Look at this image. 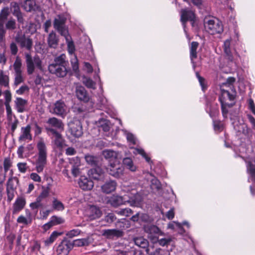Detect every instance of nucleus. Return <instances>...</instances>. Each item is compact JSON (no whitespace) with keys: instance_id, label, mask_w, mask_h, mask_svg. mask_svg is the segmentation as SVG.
I'll use <instances>...</instances> for the list:
<instances>
[{"instance_id":"f257e3e1","label":"nucleus","mask_w":255,"mask_h":255,"mask_svg":"<svg viewBox=\"0 0 255 255\" xmlns=\"http://www.w3.org/2000/svg\"><path fill=\"white\" fill-rule=\"evenodd\" d=\"M141 201V197L136 190H132L131 193L123 197L114 195L107 198L106 202L114 207L128 203L132 206H138Z\"/></svg>"},{"instance_id":"f03ea898","label":"nucleus","mask_w":255,"mask_h":255,"mask_svg":"<svg viewBox=\"0 0 255 255\" xmlns=\"http://www.w3.org/2000/svg\"><path fill=\"white\" fill-rule=\"evenodd\" d=\"M66 19L62 16L58 15L54 21V28L62 35L63 36L67 43L68 51L69 54L74 53L75 48L73 42L71 40V36L69 35L67 28L65 25Z\"/></svg>"},{"instance_id":"7ed1b4c3","label":"nucleus","mask_w":255,"mask_h":255,"mask_svg":"<svg viewBox=\"0 0 255 255\" xmlns=\"http://www.w3.org/2000/svg\"><path fill=\"white\" fill-rule=\"evenodd\" d=\"M36 147L38 150V157L34 164L36 171L41 173L47 162V149L43 138L39 139Z\"/></svg>"},{"instance_id":"20e7f679","label":"nucleus","mask_w":255,"mask_h":255,"mask_svg":"<svg viewBox=\"0 0 255 255\" xmlns=\"http://www.w3.org/2000/svg\"><path fill=\"white\" fill-rule=\"evenodd\" d=\"M204 24L205 30L211 35L220 34L224 30L222 22L214 17L206 18Z\"/></svg>"},{"instance_id":"39448f33","label":"nucleus","mask_w":255,"mask_h":255,"mask_svg":"<svg viewBox=\"0 0 255 255\" xmlns=\"http://www.w3.org/2000/svg\"><path fill=\"white\" fill-rule=\"evenodd\" d=\"M134 244L137 247L145 249V252L148 255H159L160 249L153 250V246H149V242L146 239L142 237H137L133 238Z\"/></svg>"},{"instance_id":"423d86ee","label":"nucleus","mask_w":255,"mask_h":255,"mask_svg":"<svg viewBox=\"0 0 255 255\" xmlns=\"http://www.w3.org/2000/svg\"><path fill=\"white\" fill-rule=\"evenodd\" d=\"M235 96L231 94L228 91L222 89L220 101L222 105L223 114L225 116L228 113L227 108L231 107L234 104Z\"/></svg>"},{"instance_id":"0eeeda50","label":"nucleus","mask_w":255,"mask_h":255,"mask_svg":"<svg viewBox=\"0 0 255 255\" xmlns=\"http://www.w3.org/2000/svg\"><path fill=\"white\" fill-rule=\"evenodd\" d=\"M25 57L27 72L28 75L33 73L35 68L42 69V61L38 56H35L32 58L30 54H27Z\"/></svg>"},{"instance_id":"6e6552de","label":"nucleus","mask_w":255,"mask_h":255,"mask_svg":"<svg viewBox=\"0 0 255 255\" xmlns=\"http://www.w3.org/2000/svg\"><path fill=\"white\" fill-rule=\"evenodd\" d=\"M13 68L14 71V85L17 86L24 82V77L22 71V61L19 57H16L13 64Z\"/></svg>"},{"instance_id":"1a4fd4ad","label":"nucleus","mask_w":255,"mask_h":255,"mask_svg":"<svg viewBox=\"0 0 255 255\" xmlns=\"http://www.w3.org/2000/svg\"><path fill=\"white\" fill-rule=\"evenodd\" d=\"M107 171L115 178H120L124 175V168L121 165L119 160H116L110 163L107 168Z\"/></svg>"},{"instance_id":"9d476101","label":"nucleus","mask_w":255,"mask_h":255,"mask_svg":"<svg viewBox=\"0 0 255 255\" xmlns=\"http://www.w3.org/2000/svg\"><path fill=\"white\" fill-rule=\"evenodd\" d=\"M50 112L54 114L64 117L67 114L68 110L65 104L61 100L56 101L50 106Z\"/></svg>"},{"instance_id":"9b49d317","label":"nucleus","mask_w":255,"mask_h":255,"mask_svg":"<svg viewBox=\"0 0 255 255\" xmlns=\"http://www.w3.org/2000/svg\"><path fill=\"white\" fill-rule=\"evenodd\" d=\"M144 231L148 234V239L153 243L157 241L158 236H163L164 233L156 226L146 225L144 227Z\"/></svg>"},{"instance_id":"f8f14e48","label":"nucleus","mask_w":255,"mask_h":255,"mask_svg":"<svg viewBox=\"0 0 255 255\" xmlns=\"http://www.w3.org/2000/svg\"><path fill=\"white\" fill-rule=\"evenodd\" d=\"M18 183V179L15 177H10L6 183L7 200L11 201L14 198Z\"/></svg>"},{"instance_id":"ddd939ff","label":"nucleus","mask_w":255,"mask_h":255,"mask_svg":"<svg viewBox=\"0 0 255 255\" xmlns=\"http://www.w3.org/2000/svg\"><path fill=\"white\" fill-rule=\"evenodd\" d=\"M15 41L18 43L21 48L28 50H31L33 45V42L29 37H26L21 32H18L15 37Z\"/></svg>"},{"instance_id":"4468645a","label":"nucleus","mask_w":255,"mask_h":255,"mask_svg":"<svg viewBox=\"0 0 255 255\" xmlns=\"http://www.w3.org/2000/svg\"><path fill=\"white\" fill-rule=\"evenodd\" d=\"M32 139L31 133V126L29 125L23 127L20 129V132L18 140L20 143H25L31 141Z\"/></svg>"},{"instance_id":"2eb2a0df","label":"nucleus","mask_w":255,"mask_h":255,"mask_svg":"<svg viewBox=\"0 0 255 255\" xmlns=\"http://www.w3.org/2000/svg\"><path fill=\"white\" fill-rule=\"evenodd\" d=\"M72 249L71 242L67 240H63L57 246L56 254L57 255H68Z\"/></svg>"},{"instance_id":"dca6fc26","label":"nucleus","mask_w":255,"mask_h":255,"mask_svg":"<svg viewBox=\"0 0 255 255\" xmlns=\"http://www.w3.org/2000/svg\"><path fill=\"white\" fill-rule=\"evenodd\" d=\"M49 72L58 77H63L67 74V70L65 66L55 64H50L48 66Z\"/></svg>"},{"instance_id":"f3484780","label":"nucleus","mask_w":255,"mask_h":255,"mask_svg":"<svg viewBox=\"0 0 255 255\" xmlns=\"http://www.w3.org/2000/svg\"><path fill=\"white\" fill-rule=\"evenodd\" d=\"M68 126L71 134L74 136L79 137L82 135L83 133L82 126L79 121L70 122Z\"/></svg>"},{"instance_id":"a211bd4d","label":"nucleus","mask_w":255,"mask_h":255,"mask_svg":"<svg viewBox=\"0 0 255 255\" xmlns=\"http://www.w3.org/2000/svg\"><path fill=\"white\" fill-rule=\"evenodd\" d=\"M70 164L71 165V173L74 177L81 174V161L79 158L76 157L70 159Z\"/></svg>"},{"instance_id":"6ab92c4d","label":"nucleus","mask_w":255,"mask_h":255,"mask_svg":"<svg viewBox=\"0 0 255 255\" xmlns=\"http://www.w3.org/2000/svg\"><path fill=\"white\" fill-rule=\"evenodd\" d=\"M103 235L108 239L121 237L124 235L122 230L117 229H108L103 231Z\"/></svg>"},{"instance_id":"aec40b11","label":"nucleus","mask_w":255,"mask_h":255,"mask_svg":"<svg viewBox=\"0 0 255 255\" xmlns=\"http://www.w3.org/2000/svg\"><path fill=\"white\" fill-rule=\"evenodd\" d=\"M80 187L84 190H90L93 186V182L85 176H81L79 181Z\"/></svg>"},{"instance_id":"412c9836","label":"nucleus","mask_w":255,"mask_h":255,"mask_svg":"<svg viewBox=\"0 0 255 255\" xmlns=\"http://www.w3.org/2000/svg\"><path fill=\"white\" fill-rule=\"evenodd\" d=\"M117 186V182L114 180H110L105 182L101 187L103 192L110 194L115 191Z\"/></svg>"},{"instance_id":"4be33fe9","label":"nucleus","mask_w":255,"mask_h":255,"mask_svg":"<svg viewBox=\"0 0 255 255\" xmlns=\"http://www.w3.org/2000/svg\"><path fill=\"white\" fill-rule=\"evenodd\" d=\"M26 201L24 198L19 197L16 198L13 205L12 213L16 214L20 211L25 206Z\"/></svg>"},{"instance_id":"5701e85b","label":"nucleus","mask_w":255,"mask_h":255,"mask_svg":"<svg viewBox=\"0 0 255 255\" xmlns=\"http://www.w3.org/2000/svg\"><path fill=\"white\" fill-rule=\"evenodd\" d=\"M76 95L80 101L87 102L89 100V96L83 86H77L76 87Z\"/></svg>"},{"instance_id":"b1692460","label":"nucleus","mask_w":255,"mask_h":255,"mask_svg":"<svg viewBox=\"0 0 255 255\" xmlns=\"http://www.w3.org/2000/svg\"><path fill=\"white\" fill-rule=\"evenodd\" d=\"M195 18L194 12L188 9H182L181 11V21L185 27V23L188 21H193Z\"/></svg>"},{"instance_id":"393cba45","label":"nucleus","mask_w":255,"mask_h":255,"mask_svg":"<svg viewBox=\"0 0 255 255\" xmlns=\"http://www.w3.org/2000/svg\"><path fill=\"white\" fill-rule=\"evenodd\" d=\"M86 215L90 220H92L101 217L102 213L100 210L96 206L90 207L86 212Z\"/></svg>"},{"instance_id":"a878e982","label":"nucleus","mask_w":255,"mask_h":255,"mask_svg":"<svg viewBox=\"0 0 255 255\" xmlns=\"http://www.w3.org/2000/svg\"><path fill=\"white\" fill-rule=\"evenodd\" d=\"M93 242V239L90 237H88L86 238L83 239H79L74 240L73 242H71V244L72 245V248L73 247H83V246H87L90 245L91 243Z\"/></svg>"},{"instance_id":"bb28decb","label":"nucleus","mask_w":255,"mask_h":255,"mask_svg":"<svg viewBox=\"0 0 255 255\" xmlns=\"http://www.w3.org/2000/svg\"><path fill=\"white\" fill-rule=\"evenodd\" d=\"M47 123L50 126L56 128L60 131H63L64 130V125L63 123L60 120L56 118L53 117L49 118L48 120Z\"/></svg>"},{"instance_id":"cd10ccee","label":"nucleus","mask_w":255,"mask_h":255,"mask_svg":"<svg viewBox=\"0 0 255 255\" xmlns=\"http://www.w3.org/2000/svg\"><path fill=\"white\" fill-rule=\"evenodd\" d=\"M48 130L50 131L54 136V144L58 148L63 147L64 141L62 138L61 135L53 128H49Z\"/></svg>"},{"instance_id":"c85d7f7f","label":"nucleus","mask_w":255,"mask_h":255,"mask_svg":"<svg viewBox=\"0 0 255 255\" xmlns=\"http://www.w3.org/2000/svg\"><path fill=\"white\" fill-rule=\"evenodd\" d=\"M89 173L90 176L96 180H100L104 177V171L100 167L91 169Z\"/></svg>"},{"instance_id":"c756f323","label":"nucleus","mask_w":255,"mask_h":255,"mask_svg":"<svg viewBox=\"0 0 255 255\" xmlns=\"http://www.w3.org/2000/svg\"><path fill=\"white\" fill-rule=\"evenodd\" d=\"M14 103L17 111L18 113H22L25 110L27 102L22 98H16L14 101Z\"/></svg>"},{"instance_id":"7c9ffc66","label":"nucleus","mask_w":255,"mask_h":255,"mask_svg":"<svg viewBox=\"0 0 255 255\" xmlns=\"http://www.w3.org/2000/svg\"><path fill=\"white\" fill-rule=\"evenodd\" d=\"M102 155L107 159H108L109 161L112 162V161H115L117 160L118 153L113 150L106 149L102 151Z\"/></svg>"},{"instance_id":"2f4dec72","label":"nucleus","mask_w":255,"mask_h":255,"mask_svg":"<svg viewBox=\"0 0 255 255\" xmlns=\"http://www.w3.org/2000/svg\"><path fill=\"white\" fill-rule=\"evenodd\" d=\"M198 45L199 44L198 42H192L191 43L190 48V59L193 64V66L194 68H195L196 66V64L194 62V59H196L197 57L196 50L198 47Z\"/></svg>"},{"instance_id":"473e14b6","label":"nucleus","mask_w":255,"mask_h":255,"mask_svg":"<svg viewBox=\"0 0 255 255\" xmlns=\"http://www.w3.org/2000/svg\"><path fill=\"white\" fill-rule=\"evenodd\" d=\"M147 178L150 180V187L152 190H158L161 188V184L159 181L151 174L147 175Z\"/></svg>"},{"instance_id":"72a5a7b5","label":"nucleus","mask_w":255,"mask_h":255,"mask_svg":"<svg viewBox=\"0 0 255 255\" xmlns=\"http://www.w3.org/2000/svg\"><path fill=\"white\" fill-rule=\"evenodd\" d=\"M47 42L50 47L55 48L57 47L58 39L55 33L53 31L50 33L47 38Z\"/></svg>"},{"instance_id":"f704fd0d","label":"nucleus","mask_w":255,"mask_h":255,"mask_svg":"<svg viewBox=\"0 0 255 255\" xmlns=\"http://www.w3.org/2000/svg\"><path fill=\"white\" fill-rule=\"evenodd\" d=\"M247 171L251 174L253 180L255 181V159L247 161Z\"/></svg>"},{"instance_id":"c9c22d12","label":"nucleus","mask_w":255,"mask_h":255,"mask_svg":"<svg viewBox=\"0 0 255 255\" xmlns=\"http://www.w3.org/2000/svg\"><path fill=\"white\" fill-rule=\"evenodd\" d=\"M62 234L61 233L57 231L53 232L49 238L44 241V243L45 246H49L52 244Z\"/></svg>"},{"instance_id":"e433bc0d","label":"nucleus","mask_w":255,"mask_h":255,"mask_svg":"<svg viewBox=\"0 0 255 255\" xmlns=\"http://www.w3.org/2000/svg\"><path fill=\"white\" fill-rule=\"evenodd\" d=\"M23 7L27 11L35 10L36 8V4L34 0H25Z\"/></svg>"},{"instance_id":"4c0bfd02","label":"nucleus","mask_w":255,"mask_h":255,"mask_svg":"<svg viewBox=\"0 0 255 255\" xmlns=\"http://www.w3.org/2000/svg\"><path fill=\"white\" fill-rule=\"evenodd\" d=\"M9 10L8 7L3 8L0 12V24H4L9 14Z\"/></svg>"},{"instance_id":"58836bf2","label":"nucleus","mask_w":255,"mask_h":255,"mask_svg":"<svg viewBox=\"0 0 255 255\" xmlns=\"http://www.w3.org/2000/svg\"><path fill=\"white\" fill-rule=\"evenodd\" d=\"M123 164L129 170L132 172L136 170V167L133 163V162L130 158H125L123 160Z\"/></svg>"},{"instance_id":"ea45409f","label":"nucleus","mask_w":255,"mask_h":255,"mask_svg":"<svg viewBox=\"0 0 255 255\" xmlns=\"http://www.w3.org/2000/svg\"><path fill=\"white\" fill-rule=\"evenodd\" d=\"M64 222V220L61 217H58L56 216H53L50 220V221L47 224L49 227L62 224ZM46 226V225H45Z\"/></svg>"},{"instance_id":"a19ab883","label":"nucleus","mask_w":255,"mask_h":255,"mask_svg":"<svg viewBox=\"0 0 255 255\" xmlns=\"http://www.w3.org/2000/svg\"><path fill=\"white\" fill-rule=\"evenodd\" d=\"M66 55L65 54H61L59 56L56 57L54 60V62L51 64H55L58 65H62L65 66L66 64Z\"/></svg>"},{"instance_id":"79ce46f5","label":"nucleus","mask_w":255,"mask_h":255,"mask_svg":"<svg viewBox=\"0 0 255 255\" xmlns=\"http://www.w3.org/2000/svg\"><path fill=\"white\" fill-rule=\"evenodd\" d=\"M9 84V77L4 74L3 71L0 72V85L8 87Z\"/></svg>"},{"instance_id":"37998d69","label":"nucleus","mask_w":255,"mask_h":255,"mask_svg":"<svg viewBox=\"0 0 255 255\" xmlns=\"http://www.w3.org/2000/svg\"><path fill=\"white\" fill-rule=\"evenodd\" d=\"M83 84L88 88L95 89L96 88L95 83L90 78L84 76L83 77Z\"/></svg>"},{"instance_id":"c03bdc74","label":"nucleus","mask_w":255,"mask_h":255,"mask_svg":"<svg viewBox=\"0 0 255 255\" xmlns=\"http://www.w3.org/2000/svg\"><path fill=\"white\" fill-rule=\"evenodd\" d=\"M52 207L54 209L57 211H63L64 209V206L63 203L56 198L53 199Z\"/></svg>"},{"instance_id":"a18cd8bd","label":"nucleus","mask_w":255,"mask_h":255,"mask_svg":"<svg viewBox=\"0 0 255 255\" xmlns=\"http://www.w3.org/2000/svg\"><path fill=\"white\" fill-rule=\"evenodd\" d=\"M234 129L238 132L244 133H245L246 132V128H247V126L244 124H239L237 123H234Z\"/></svg>"},{"instance_id":"49530a36","label":"nucleus","mask_w":255,"mask_h":255,"mask_svg":"<svg viewBox=\"0 0 255 255\" xmlns=\"http://www.w3.org/2000/svg\"><path fill=\"white\" fill-rule=\"evenodd\" d=\"M28 216L29 218L27 219L22 215L20 216L17 219V222L20 224H23L24 225L30 224L31 222L30 213H28Z\"/></svg>"},{"instance_id":"de8ad7c7","label":"nucleus","mask_w":255,"mask_h":255,"mask_svg":"<svg viewBox=\"0 0 255 255\" xmlns=\"http://www.w3.org/2000/svg\"><path fill=\"white\" fill-rule=\"evenodd\" d=\"M116 213L120 216L128 217L132 214V211L129 208H125L116 211Z\"/></svg>"},{"instance_id":"09e8293b","label":"nucleus","mask_w":255,"mask_h":255,"mask_svg":"<svg viewBox=\"0 0 255 255\" xmlns=\"http://www.w3.org/2000/svg\"><path fill=\"white\" fill-rule=\"evenodd\" d=\"M117 255H135V251L131 248L130 250L127 249L125 251L119 250L117 252Z\"/></svg>"},{"instance_id":"8fccbe9b","label":"nucleus","mask_w":255,"mask_h":255,"mask_svg":"<svg viewBox=\"0 0 255 255\" xmlns=\"http://www.w3.org/2000/svg\"><path fill=\"white\" fill-rule=\"evenodd\" d=\"M5 27L7 29L13 30L16 28V22L13 18H10L5 23Z\"/></svg>"},{"instance_id":"3c124183","label":"nucleus","mask_w":255,"mask_h":255,"mask_svg":"<svg viewBox=\"0 0 255 255\" xmlns=\"http://www.w3.org/2000/svg\"><path fill=\"white\" fill-rule=\"evenodd\" d=\"M172 239L171 238H162L159 239L158 237L157 241L156 243H158L160 246L164 247L169 245Z\"/></svg>"},{"instance_id":"603ef678","label":"nucleus","mask_w":255,"mask_h":255,"mask_svg":"<svg viewBox=\"0 0 255 255\" xmlns=\"http://www.w3.org/2000/svg\"><path fill=\"white\" fill-rule=\"evenodd\" d=\"M230 45L231 39H227L224 42V50L226 54L229 56H230L231 54Z\"/></svg>"},{"instance_id":"864d4df0","label":"nucleus","mask_w":255,"mask_h":255,"mask_svg":"<svg viewBox=\"0 0 255 255\" xmlns=\"http://www.w3.org/2000/svg\"><path fill=\"white\" fill-rule=\"evenodd\" d=\"M81 233V231L79 229H73L68 232L66 234V235L70 238H73L79 235Z\"/></svg>"},{"instance_id":"5fc2aeb1","label":"nucleus","mask_w":255,"mask_h":255,"mask_svg":"<svg viewBox=\"0 0 255 255\" xmlns=\"http://www.w3.org/2000/svg\"><path fill=\"white\" fill-rule=\"evenodd\" d=\"M10 8L12 11V14L13 15L17 14L20 12L19 5L15 2H12L10 3Z\"/></svg>"},{"instance_id":"6e6d98bb","label":"nucleus","mask_w":255,"mask_h":255,"mask_svg":"<svg viewBox=\"0 0 255 255\" xmlns=\"http://www.w3.org/2000/svg\"><path fill=\"white\" fill-rule=\"evenodd\" d=\"M85 158L86 162L89 164L94 165L96 164L97 161V158L96 157L90 155H87L85 156Z\"/></svg>"},{"instance_id":"4d7b16f0","label":"nucleus","mask_w":255,"mask_h":255,"mask_svg":"<svg viewBox=\"0 0 255 255\" xmlns=\"http://www.w3.org/2000/svg\"><path fill=\"white\" fill-rule=\"evenodd\" d=\"M11 166V162L9 158H6L3 161V167L5 173H6ZM5 175V173H4Z\"/></svg>"},{"instance_id":"13d9d810","label":"nucleus","mask_w":255,"mask_h":255,"mask_svg":"<svg viewBox=\"0 0 255 255\" xmlns=\"http://www.w3.org/2000/svg\"><path fill=\"white\" fill-rule=\"evenodd\" d=\"M4 95L5 98L4 104H10L11 100V94L9 90H6L4 92Z\"/></svg>"},{"instance_id":"bf43d9fd","label":"nucleus","mask_w":255,"mask_h":255,"mask_svg":"<svg viewBox=\"0 0 255 255\" xmlns=\"http://www.w3.org/2000/svg\"><path fill=\"white\" fill-rule=\"evenodd\" d=\"M127 140L132 144H136V139L134 135L131 133L125 132Z\"/></svg>"},{"instance_id":"052dcab7","label":"nucleus","mask_w":255,"mask_h":255,"mask_svg":"<svg viewBox=\"0 0 255 255\" xmlns=\"http://www.w3.org/2000/svg\"><path fill=\"white\" fill-rule=\"evenodd\" d=\"M18 169L21 173H25L27 170V164L24 162H20L17 164Z\"/></svg>"},{"instance_id":"680f3d73","label":"nucleus","mask_w":255,"mask_h":255,"mask_svg":"<svg viewBox=\"0 0 255 255\" xmlns=\"http://www.w3.org/2000/svg\"><path fill=\"white\" fill-rule=\"evenodd\" d=\"M71 64L73 70L75 72L77 71L79 69V66L77 58L75 56H74V58L71 60Z\"/></svg>"},{"instance_id":"e2e57ef3","label":"nucleus","mask_w":255,"mask_h":255,"mask_svg":"<svg viewBox=\"0 0 255 255\" xmlns=\"http://www.w3.org/2000/svg\"><path fill=\"white\" fill-rule=\"evenodd\" d=\"M6 108V112L7 114V118L9 120H11L12 117V110L10 106V104H4Z\"/></svg>"},{"instance_id":"0e129e2a","label":"nucleus","mask_w":255,"mask_h":255,"mask_svg":"<svg viewBox=\"0 0 255 255\" xmlns=\"http://www.w3.org/2000/svg\"><path fill=\"white\" fill-rule=\"evenodd\" d=\"M103 124L101 125V128L105 131H108L110 129V124L107 121H102Z\"/></svg>"},{"instance_id":"69168bd1","label":"nucleus","mask_w":255,"mask_h":255,"mask_svg":"<svg viewBox=\"0 0 255 255\" xmlns=\"http://www.w3.org/2000/svg\"><path fill=\"white\" fill-rule=\"evenodd\" d=\"M30 178L31 180L36 182H40L41 181V178L40 176L36 173H31L30 174Z\"/></svg>"},{"instance_id":"338daca9","label":"nucleus","mask_w":255,"mask_h":255,"mask_svg":"<svg viewBox=\"0 0 255 255\" xmlns=\"http://www.w3.org/2000/svg\"><path fill=\"white\" fill-rule=\"evenodd\" d=\"M10 49L12 55H15L18 51V48L16 44L14 42H12L10 44Z\"/></svg>"},{"instance_id":"774afa93","label":"nucleus","mask_w":255,"mask_h":255,"mask_svg":"<svg viewBox=\"0 0 255 255\" xmlns=\"http://www.w3.org/2000/svg\"><path fill=\"white\" fill-rule=\"evenodd\" d=\"M28 87L27 86H22L16 91V93L18 95H21L25 92L28 91Z\"/></svg>"}]
</instances>
